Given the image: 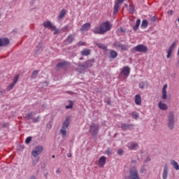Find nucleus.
Returning <instances> with one entry per match:
<instances>
[{"label": "nucleus", "instance_id": "0eeeda50", "mask_svg": "<svg viewBox=\"0 0 179 179\" xmlns=\"http://www.w3.org/2000/svg\"><path fill=\"white\" fill-rule=\"evenodd\" d=\"M134 52H148V46L143 44H139L133 48Z\"/></svg>", "mask_w": 179, "mask_h": 179}, {"label": "nucleus", "instance_id": "c03bdc74", "mask_svg": "<svg viewBox=\"0 0 179 179\" xmlns=\"http://www.w3.org/2000/svg\"><path fill=\"white\" fill-rule=\"evenodd\" d=\"M30 142H31V137H27L25 140V143L29 144Z\"/></svg>", "mask_w": 179, "mask_h": 179}, {"label": "nucleus", "instance_id": "6e6552de", "mask_svg": "<svg viewBox=\"0 0 179 179\" xmlns=\"http://www.w3.org/2000/svg\"><path fill=\"white\" fill-rule=\"evenodd\" d=\"M99 124L93 123L92 125L90 127L89 132L91 134V135H92V136H96V135L99 134Z\"/></svg>", "mask_w": 179, "mask_h": 179}, {"label": "nucleus", "instance_id": "a19ab883", "mask_svg": "<svg viewBox=\"0 0 179 179\" xmlns=\"http://www.w3.org/2000/svg\"><path fill=\"white\" fill-rule=\"evenodd\" d=\"M171 52H173V50H171L170 49H169L167 50V55H166V58H170V57H171Z\"/></svg>", "mask_w": 179, "mask_h": 179}, {"label": "nucleus", "instance_id": "2eb2a0df", "mask_svg": "<svg viewBox=\"0 0 179 179\" xmlns=\"http://www.w3.org/2000/svg\"><path fill=\"white\" fill-rule=\"evenodd\" d=\"M106 160H107V158L105 156L101 157L99 159V167H104Z\"/></svg>", "mask_w": 179, "mask_h": 179}, {"label": "nucleus", "instance_id": "bf43d9fd", "mask_svg": "<svg viewBox=\"0 0 179 179\" xmlns=\"http://www.w3.org/2000/svg\"><path fill=\"white\" fill-rule=\"evenodd\" d=\"M71 156H72V155H71V154L68 155V157H71Z\"/></svg>", "mask_w": 179, "mask_h": 179}, {"label": "nucleus", "instance_id": "49530a36", "mask_svg": "<svg viewBox=\"0 0 179 179\" xmlns=\"http://www.w3.org/2000/svg\"><path fill=\"white\" fill-rule=\"evenodd\" d=\"M139 87H140V89H144L145 88V83H140Z\"/></svg>", "mask_w": 179, "mask_h": 179}, {"label": "nucleus", "instance_id": "6ab92c4d", "mask_svg": "<svg viewBox=\"0 0 179 179\" xmlns=\"http://www.w3.org/2000/svg\"><path fill=\"white\" fill-rule=\"evenodd\" d=\"M139 145L136 143H128L127 148L130 149V150H135V149L138 148Z\"/></svg>", "mask_w": 179, "mask_h": 179}, {"label": "nucleus", "instance_id": "09e8293b", "mask_svg": "<svg viewBox=\"0 0 179 179\" xmlns=\"http://www.w3.org/2000/svg\"><path fill=\"white\" fill-rule=\"evenodd\" d=\"M55 30L54 34H58V33H59V30L57 29V27H55Z\"/></svg>", "mask_w": 179, "mask_h": 179}, {"label": "nucleus", "instance_id": "ddd939ff", "mask_svg": "<svg viewBox=\"0 0 179 179\" xmlns=\"http://www.w3.org/2000/svg\"><path fill=\"white\" fill-rule=\"evenodd\" d=\"M162 100H167V84H165L162 87Z\"/></svg>", "mask_w": 179, "mask_h": 179}, {"label": "nucleus", "instance_id": "b1692460", "mask_svg": "<svg viewBox=\"0 0 179 179\" xmlns=\"http://www.w3.org/2000/svg\"><path fill=\"white\" fill-rule=\"evenodd\" d=\"M117 57H118V53L115 50H110V57L114 59L115 58H117Z\"/></svg>", "mask_w": 179, "mask_h": 179}, {"label": "nucleus", "instance_id": "f257e3e1", "mask_svg": "<svg viewBox=\"0 0 179 179\" xmlns=\"http://www.w3.org/2000/svg\"><path fill=\"white\" fill-rule=\"evenodd\" d=\"M110 30H111V24H110V22L106 21L102 23L99 27H95L92 31L94 34H104V33H107V31H110Z\"/></svg>", "mask_w": 179, "mask_h": 179}, {"label": "nucleus", "instance_id": "dca6fc26", "mask_svg": "<svg viewBox=\"0 0 179 179\" xmlns=\"http://www.w3.org/2000/svg\"><path fill=\"white\" fill-rule=\"evenodd\" d=\"M134 101H135L136 106H141L142 105V97H141V95L136 94L134 98Z\"/></svg>", "mask_w": 179, "mask_h": 179}, {"label": "nucleus", "instance_id": "c85d7f7f", "mask_svg": "<svg viewBox=\"0 0 179 179\" xmlns=\"http://www.w3.org/2000/svg\"><path fill=\"white\" fill-rule=\"evenodd\" d=\"M141 25V20L138 19L136 22V25L134 27V30H137Z\"/></svg>", "mask_w": 179, "mask_h": 179}, {"label": "nucleus", "instance_id": "7ed1b4c3", "mask_svg": "<svg viewBox=\"0 0 179 179\" xmlns=\"http://www.w3.org/2000/svg\"><path fill=\"white\" fill-rule=\"evenodd\" d=\"M116 50H121L122 51H128L129 46L128 45L122 44L120 41H116L113 44Z\"/></svg>", "mask_w": 179, "mask_h": 179}, {"label": "nucleus", "instance_id": "4be33fe9", "mask_svg": "<svg viewBox=\"0 0 179 179\" xmlns=\"http://www.w3.org/2000/svg\"><path fill=\"white\" fill-rule=\"evenodd\" d=\"M85 68H92L93 66V60L88 59L85 61Z\"/></svg>", "mask_w": 179, "mask_h": 179}, {"label": "nucleus", "instance_id": "4d7b16f0", "mask_svg": "<svg viewBox=\"0 0 179 179\" xmlns=\"http://www.w3.org/2000/svg\"><path fill=\"white\" fill-rule=\"evenodd\" d=\"M147 162H150V157H147Z\"/></svg>", "mask_w": 179, "mask_h": 179}, {"label": "nucleus", "instance_id": "2f4dec72", "mask_svg": "<svg viewBox=\"0 0 179 179\" xmlns=\"http://www.w3.org/2000/svg\"><path fill=\"white\" fill-rule=\"evenodd\" d=\"M25 118L27 120H32V118H33V112H30L27 115H26Z\"/></svg>", "mask_w": 179, "mask_h": 179}, {"label": "nucleus", "instance_id": "3c124183", "mask_svg": "<svg viewBox=\"0 0 179 179\" xmlns=\"http://www.w3.org/2000/svg\"><path fill=\"white\" fill-rule=\"evenodd\" d=\"M1 127H2V128H6V127H8V123H3L1 124Z\"/></svg>", "mask_w": 179, "mask_h": 179}, {"label": "nucleus", "instance_id": "a18cd8bd", "mask_svg": "<svg viewBox=\"0 0 179 179\" xmlns=\"http://www.w3.org/2000/svg\"><path fill=\"white\" fill-rule=\"evenodd\" d=\"M156 20H157V16H156V15H155L150 18L151 22H155Z\"/></svg>", "mask_w": 179, "mask_h": 179}, {"label": "nucleus", "instance_id": "4468645a", "mask_svg": "<svg viewBox=\"0 0 179 179\" xmlns=\"http://www.w3.org/2000/svg\"><path fill=\"white\" fill-rule=\"evenodd\" d=\"M91 26H92V24L89 22H87V23L83 24V26L80 28L81 33H83V31H87V30H89V29H90Z\"/></svg>", "mask_w": 179, "mask_h": 179}, {"label": "nucleus", "instance_id": "79ce46f5", "mask_svg": "<svg viewBox=\"0 0 179 179\" xmlns=\"http://www.w3.org/2000/svg\"><path fill=\"white\" fill-rule=\"evenodd\" d=\"M176 42H173V43L171 45V46H170V48H169V50H171V51H173V50H174V48H175V47H176Z\"/></svg>", "mask_w": 179, "mask_h": 179}, {"label": "nucleus", "instance_id": "4c0bfd02", "mask_svg": "<svg viewBox=\"0 0 179 179\" xmlns=\"http://www.w3.org/2000/svg\"><path fill=\"white\" fill-rule=\"evenodd\" d=\"M73 107V103L72 101H70L69 105L66 106V110H69V108H72Z\"/></svg>", "mask_w": 179, "mask_h": 179}, {"label": "nucleus", "instance_id": "58836bf2", "mask_svg": "<svg viewBox=\"0 0 179 179\" xmlns=\"http://www.w3.org/2000/svg\"><path fill=\"white\" fill-rule=\"evenodd\" d=\"M135 10V7L134 6H130L129 8V11L130 13H134Z\"/></svg>", "mask_w": 179, "mask_h": 179}, {"label": "nucleus", "instance_id": "20e7f679", "mask_svg": "<svg viewBox=\"0 0 179 179\" xmlns=\"http://www.w3.org/2000/svg\"><path fill=\"white\" fill-rule=\"evenodd\" d=\"M69 117H66V120L63 122L62 126V129L60 130V134L63 136V138L66 136V129H68V127H69Z\"/></svg>", "mask_w": 179, "mask_h": 179}, {"label": "nucleus", "instance_id": "5fc2aeb1", "mask_svg": "<svg viewBox=\"0 0 179 179\" xmlns=\"http://www.w3.org/2000/svg\"><path fill=\"white\" fill-rule=\"evenodd\" d=\"M117 31H124V29H122V27H120Z\"/></svg>", "mask_w": 179, "mask_h": 179}, {"label": "nucleus", "instance_id": "864d4df0", "mask_svg": "<svg viewBox=\"0 0 179 179\" xmlns=\"http://www.w3.org/2000/svg\"><path fill=\"white\" fill-rule=\"evenodd\" d=\"M69 29V26L66 25L63 28V30H68Z\"/></svg>", "mask_w": 179, "mask_h": 179}, {"label": "nucleus", "instance_id": "a878e982", "mask_svg": "<svg viewBox=\"0 0 179 179\" xmlns=\"http://www.w3.org/2000/svg\"><path fill=\"white\" fill-rule=\"evenodd\" d=\"M171 164H172V166L175 169V170H179V165L177 162H176L175 160H171Z\"/></svg>", "mask_w": 179, "mask_h": 179}, {"label": "nucleus", "instance_id": "39448f33", "mask_svg": "<svg viewBox=\"0 0 179 179\" xmlns=\"http://www.w3.org/2000/svg\"><path fill=\"white\" fill-rule=\"evenodd\" d=\"M168 127L171 131L174 129V113L169 112L168 115Z\"/></svg>", "mask_w": 179, "mask_h": 179}, {"label": "nucleus", "instance_id": "72a5a7b5", "mask_svg": "<svg viewBox=\"0 0 179 179\" xmlns=\"http://www.w3.org/2000/svg\"><path fill=\"white\" fill-rule=\"evenodd\" d=\"M19 80V74H16L15 76H14V79H13V84L14 85H16V83H17V81Z\"/></svg>", "mask_w": 179, "mask_h": 179}, {"label": "nucleus", "instance_id": "603ef678", "mask_svg": "<svg viewBox=\"0 0 179 179\" xmlns=\"http://www.w3.org/2000/svg\"><path fill=\"white\" fill-rule=\"evenodd\" d=\"M123 152H124V151H122V150H117L118 155H122Z\"/></svg>", "mask_w": 179, "mask_h": 179}, {"label": "nucleus", "instance_id": "680f3d73", "mask_svg": "<svg viewBox=\"0 0 179 179\" xmlns=\"http://www.w3.org/2000/svg\"><path fill=\"white\" fill-rule=\"evenodd\" d=\"M52 159H55V155H52Z\"/></svg>", "mask_w": 179, "mask_h": 179}, {"label": "nucleus", "instance_id": "f3484780", "mask_svg": "<svg viewBox=\"0 0 179 179\" xmlns=\"http://www.w3.org/2000/svg\"><path fill=\"white\" fill-rule=\"evenodd\" d=\"M121 128L124 131H127V129H132V128H134V124H128L122 123L121 124Z\"/></svg>", "mask_w": 179, "mask_h": 179}, {"label": "nucleus", "instance_id": "e2e57ef3", "mask_svg": "<svg viewBox=\"0 0 179 179\" xmlns=\"http://www.w3.org/2000/svg\"><path fill=\"white\" fill-rule=\"evenodd\" d=\"M178 23H179V17L178 18Z\"/></svg>", "mask_w": 179, "mask_h": 179}, {"label": "nucleus", "instance_id": "37998d69", "mask_svg": "<svg viewBox=\"0 0 179 179\" xmlns=\"http://www.w3.org/2000/svg\"><path fill=\"white\" fill-rule=\"evenodd\" d=\"M85 45H86V43L82 42V41H80L77 43L78 47H82V46Z\"/></svg>", "mask_w": 179, "mask_h": 179}, {"label": "nucleus", "instance_id": "9b49d317", "mask_svg": "<svg viewBox=\"0 0 179 179\" xmlns=\"http://www.w3.org/2000/svg\"><path fill=\"white\" fill-rule=\"evenodd\" d=\"M78 69H79L78 71L80 72V73H85V72H86L87 67H86V64H85V62L84 63H82V62L78 63Z\"/></svg>", "mask_w": 179, "mask_h": 179}, {"label": "nucleus", "instance_id": "7c9ffc66", "mask_svg": "<svg viewBox=\"0 0 179 179\" xmlns=\"http://www.w3.org/2000/svg\"><path fill=\"white\" fill-rule=\"evenodd\" d=\"M131 117L134 120H138V118L139 117V114L138 113H136V112H133L131 113Z\"/></svg>", "mask_w": 179, "mask_h": 179}, {"label": "nucleus", "instance_id": "f03ea898", "mask_svg": "<svg viewBox=\"0 0 179 179\" xmlns=\"http://www.w3.org/2000/svg\"><path fill=\"white\" fill-rule=\"evenodd\" d=\"M129 73H131V68L128 66H124L119 74L120 78L122 79H127L128 76H129Z\"/></svg>", "mask_w": 179, "mask_h": 179}, {"label": "nucleus", "instance_id": "1a4fd4ad", "mask_svg": "<svg viewBox=\"0 0 179 179\" xmlns=\"http://www.w3.org/2000/svg\"><path fill=\"white\" fill-rule=\"evenodd\" d=\"M43 150H44V148H43V146H41V145L37 146L32 151V156L34 157H37V156L41 155V153L43 152Z\"/></svg>", "mask_w": 179, "mask_h": 179}, {"label": "nucleus", "instance_id": "473e14b6", "mask_svg": "<svg viewBox=\"0 0 179 179\" xmlns=\"http://www.w3.org/2000/svg\"><path fill=\"white\" fill-rule=\"evenodd\" d=\"M96 45L99 47V48H101L102 50H107V46L104 45V44L97 43Z\"/></svg>", "mask_w": 179, "mask_h": 179}, {"label": "nucleus", "instance_id": "c756f323", "mask_svg": "<svg viewBox=\"0 0 179 179\" xmlns=\"http://www.w3.org/2000/svg\"><path fill=\"white\" fill-rule=\"evenodd\" d=\"M2 44H3V47H5V46L8 45V44H9V39L3 38L2 39Z\"/></svg>", "mask_w": 179, "mask_h": 179}, {"label": "nucleus", "instance_id": "412c9836", "mask_svg": "<svg viewBox=\"0 0 179 179\" xmlns=\"http://www.w3.org/2000/svg\"><path fill=\"white\" fill-rule=\"evenodd\" d=\"M75 38H73V34H69L67 38L65 39L64 42L66 43V44H71Z\"/></svg>", "mask_w": 179, "mask_h": 179}, {"label": "nucleus", "instance_id": "f704fd0d", "mask_svg": "<svg viewBox=\"0 0 179 179\" xmlns=\"http://www.w3.org/2000/svg\"><path fill=\"white\" fill-rule=\"evenodd\" d=\"M37 75H38V71H34L31 75V78L36 79V78H37Z\"/></svg>", "mask_w": 179, "mask_h": 179}, {"label": "nucleus", "instance_id": "f8f14e48", "mask_svg": "<svg viewBox=\"0 0 179 179\" xmlns=\"http://www.w3.org/2000/svg\"><path fill=\"white\" fill-rule=\"evenodd\" d=\"M43 26L46 29H51L52 31L55 30V26L52 25V22L50 21H46L43 23Z\"/></svg>", "mask_w": 179, "mask_h": 179}, {"label": "nucleus", "instance_id": "393cba45", "mask_svg": "<svg viewBox=\"0 0 179 179\" xmlns=\"http://www.w3.org/2000/svg\"><path fill=\"white\" fill-rule=\"evenodd\" d=\"M65 15H66V10L63 8L59 14L58 19H64V17H65Z\"/></svg>", "mask_w": 179, "mask_h": 179}, {"label": "nucleus", "instance_id": "13d9d810", "mask_svg": "<svg viewBox=\"0 0 179 179\" xmlns=\"http://www.w3.org/2000/svg\"><path fill=\"white\" fill-rule=\"evenodd\" d=\"M56 172L57 173V174H58L59 173H60L59 169H58L56 171Z\"/></svg>", "mask_w": 179, "mask_h": 179}, {"label": "nucleus", "instance_id": "ea45409f", "mask_svg": "<svg viewBox=\"0 0 179 179\" xmlns=\"http://www.w3.org/2000/svg\"><path fill=\"white\" fill-rule=\"evenodd\" d=\"M39 161H40V158H36L34 159L32 162L33 166H36V164H37V163H38Z\"/></svg>", "mask_w": 179, "mask_h": 179}, {"label": "nucleus", "instance_id": "bb28decb", "mask_svg": "<svg viewBox=\"0 0 179 179\" xmlns=\"http://www.w3.org/2000/svg\"><path fill=\"white\" fill-rule=\"evenodd\" d=\"M68 65V62H62L57 64V68H63V66H66Z\"/></svg>", "mask_w": 179, "mask_h": 179}, {"label": "nucleus", "instance_id": "c9c22d12", "mask_svg": "<svg viewBox=\"0 0 179 179\" xmlns=\"http://www.w3.org/2000/svg\"><path fill=\"white\" fill-rule=\"evenodd\" d=\"M105 153L108 155V156H110V155H113V150L111 148H108L106 151Z\"/></svg>", "mask_w": 179, "mask_h": 179}, {"label": "nucleus", "instance_id": "423d86ee", "mask_svg": "<svg viewBox=\"0 0 179 179\" xmlns=\"http://www.w3.org/2000/svg\"><path fill=\"white\" fill-rule=\"evenodd\" d=\"M129 178L130 179H141L139 177V173H138V170L136 168L132 167L129 170Z\"/></svg>", "mask_w": 179, "mask_h": 179}, {"label": "nucleus", "instance_id": "5701e85b", "mask_svg": "<svg viewBox=\"0 0 179 179\" xmlns=\"http://www.w3.org/2000/svg\"><path fill=\"white\" fill-rule=\"evenodd\" d=\"M80 54L83 56L87 57V55H90V50L85 48L80 52Z\"/></svg>", "mask_w": 179, "mask_h": 179}, {"label": "nucleus", "instance_id": "0e129e2a", "mask_svg": "<svg viewBox=\"0 0 179 179\" xmlns=\"http://www.w3.org/2000/svg\"><path fill=\"white\" fill-rule=\"evenodd\" d=\"M0 17H1V14H0Z\"/></svg>", "mask_w": 179, "mask_h": 179}, {"label": "nucleus", "instance_id": "6e6d98bb", "mask_svg": "<svg viewBox=\"0 0 179 179\" xmlns=\"http://www.w3.org/2000/svg\"><path fill=\"white\" fill-rule=\"evenodd\" d=\"M0 47H3L2 39L0 38Z\"/></svg>", "mask_w": 179, "mask_h": 179}, {"label": "nucleus", "instance_id": "aec40b11", "mask_svg": "<svg viewBox=\"0 0 179 179\" xmlns=\"http://www.w3.org/2000/svg\"><path fill=\"white\" fill-rule=\"evenodd\" d=\"M167 176H169V167L167 166V165H165L164 167V171L162 173V178L166 179Z\"/></svg>", "mask_w": 179, "mask_h": 179}, {"label": "nucleus", "instance_id": "de8ad7c7", "mask_svg": "<svg viewBox=\"0 0 179 179\" xmlns=\"http://www.w3.org/2000/svg\"><path fill=\"white\" fill-rule=\"evenodd\" d=\"M40 121V117L33 119V122H38Z\"/></svg>", "mask_w": 179, "mask_h": 179}, {"label": "nucleus", "instance_id": "a211bd4d", "mask_svg": "<svg viewBox=\"0 0 179 179\" xmlns=\"http://www.w3.org/2000/svg\"><path fill=\"white\" fill-rule=\"evenodd\" d=\"M158 107L159 108H160V110H163L164 111H166V110L169 108V106H167V104L162 102V101L159 102Z\"/></svg>", "mask_w": 179, "mask_h": 179}, {"label": "nucleus", "instance_id": "cd10ccee", "mask_svg": "<svg viewBox=\"0 0 179 179\" xmlns=\"http://www.w3.org/2000/svg\"><path fill=\"white\" fill-rule=\"evenodd\" d=\"M142 29H146L148 27V21L146 20H143L141 23Z\"/></svg>", "mask_w": 179, "mask_h": 179}, {"label": "nucleus", "instance_id": "e433bc0d", "mask_svg": "<svg viewBox=\"0 0 179 179\" xmlns=\"http://www.w3.org/2000/svg\"><path fill=\"white\" fill-rule=\"evenodd\" d=\"M15 87V84L13 83L12 84H10V85H8L6 87V90H8V92L12 90V89H13V87Z\"/></svg>", "mask_w": 179, "mask_h": 179}, {"label": "nucleus", "instance_id": "8fccbe9b", "mask_svg": "<svg viewBox=\"0 0 179 179\" xmlns=\"http://www.w3.org/2000/svg\"><path fill=\"white\" fill-rule=\"evenodd\" d=\"M167 13H168V15H169L170 16H172V15H173V10H168Z\"/></svg>", "mask_w": 179, "mask_h": 179}, {"label": "nucleus", "instance_id": "9d476101", "mask_svg": "<svg viewBox=\"0 0 179 179\" xmlns=\"http://www.w3.org/2000/svg\"><path fill=\"white\" fill-rule=\"evenodd\" d=\"M124 0H117L115 3L114 8H113V15H117L118 13V10H120V3H122Z\"/></svg>", "mask_w": 179, "mask_h": 179}, {"label": "nucleus", "instance_id": "052dcab7", "mask_svg": "<svg viewBox=\"0 0 179 179\" xmlns=\"http://www.w3.org/2000/svg\"><path fill=\"white\" fill-rule=\"evenodd\" d=\"M31 179H36V177L33 176L31 178Z\"/></svg>", "mask_w": 179, "mask_h": 179}]
</instances>
